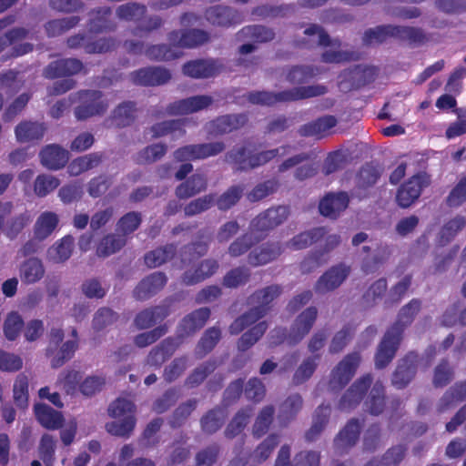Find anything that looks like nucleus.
<instances>
[{
	"label": "nucleus",
	"mask_w": 466,
	"mask_h": 466,
	"mask_svg": "<svg viewBox=\"0 0 466 466\" xmlns=\"http://www.w3.org/2000/svg\"><path fill=\"white\" fill-rule=\"evenodd\" d=\"M420 307V301L413 299L400 309L398 320L391 329L387 331L379 346L375 356L377 368H384L393 359L400 341L403 328L413 320V318L419 312Z\"/></svg>",
	"instance_id": "nucleus-1"
},
{
	"label": "nucleus",
	"mask_w": 466,
	"mask_h": 466,
	"mask_svg": "<svg viewBox=\"0 0 466 466\" xmlns=\"http://www.w3.org/2000/svg\"><path fill=\"white\" fill-rule=\"evenodd\" d=\"M136 407L134 403L126 398H118L108 407V414L115 420L106 424L108 433L128 437L136 426Z\"/></svg>",
	"instance_id": "nucleus-2"
},
{
	"label": "nucleus",
	"mask_w": 466,
	"mask_h": 466,
	"mask_svg": "<svg viewBox=\"0 0 466 466\" xmlns=\"http://www.w3.org/2000/svg\"><path fill=\"white\" fill-rule=\"evenodd\" d=\"M279 294L280 289L278 286H270L253 294L249 302L253 308L230 325V333L238 334L246 327L255 323L267 312V306Z\"/></svg>",
	"instance_id": "nucleus-3"
},
{
	"label": "nucleus",
	"mask_w": 466,
	"mask_h": 466,
	"mask_svg": "<svg viewBox=\"0 0 466 466\" xmlns=\"http://www.w3.org/2000/svg\"><path fill=\"white\" fill-rule=\"evenodd\" d=\"M326 93L324 86L316 85L305 87H295L289 91H283L278 94L269 92H255L248 96V99L253 104L273 105L278 102L294 101L308 97L320 96Z\"/></svg>",
	"instance_id": "nucleus-4"
},
{
	"label": "nucleus",
	"mask_w": 466,
	"mask_h": 466,
	"mask_svg": "<svg viewBox=\"0 0 466 466\" xmlns=\"http://www.w3.org/2000/svg\"><path fill=\"white\" fill-rule=\"evenodd\" d=\"M289 153V147H280L276 149L267 150L253 154L249 148H235L228 154L227 159L234 163L239 169H248L259 167L269 160L283 157Z\"/></svg>",
	"instance_id": "nucleus-5"
},
{
	"label": "nucleus",
	"mask_w": 466,
	"mask_h": 466,
	"mask_svg": "<svg viewBox=\"0 0 466 466\" xmlns=\"http://www.w3.org/2000/svg\"><path fill=\"white\" fill-rule=\"evenodd\" d=\"M72 339L63 342L64 332L61 329H52L50 330L49 344L46 354L50 358L53 368L61 367L66 361L69 360L78 348L77 333L76 329L72 330Z\"/></svg>",
	"instance_id": "nucleus-6"
},
{
	"label": "nucleus",
	"mask_w": 466,
	"mask_h": 466,
	"mask_svg": "<svg viewBox=\"0 0 466 466\" xmlns=\"http://www.w3.org/2000/svg\"><path fill=\"white\" fill-rule=\"evenodd\" d=\"M317 309L309 307L302 311L295 319L289 336H285L284 331L281 329H275L271 333V338H278L276 340H272V344H278L283 340H287L289 344H295L300 341L312 328L316 318Z\"/></svg>",
	"instance_id": "nucleus-7"
},
{
	"label": "nucleus",
	"mask_w": 466,
	"mask_h": 466,
	"mask_svg": "<svg viewBox=\"0 0 466 466\" xmlns=\"http://www.w3.org/2000/svg\"><path fill=\"white\" fill-rule=\"evenodd\" d=\"M387 36H394L410 42H419L423 38V34L418 28L390 25L368 30L364 35V42L367 44L380 43Z\"/></svg>",
	"instance_id": "nucleus-8"
},
{
	"label": "nucleus",
	"mask_w": 466,
	"mask_h": 466,
	"mask_svg": "<svg viewBox=\"0 0 466 466\" xmlns=\"http://www.w3.org/2000/svg\"><path fill=\"white\" fill-rule=\"evenodd\" d=\"M305 34L316 36L318 44L329 46L322 55L323 60L327 63H340L354 60L358 57L355 53L342 50L339 42L330 41L329 35L318 25H313L309 26L305 30Z\"/></svg>",
	"instance_id": "nucleus-9"
},
{
	"label": "nucleus",
	"mask_w": 466,
	"mask_h": 466,
	"mask_svg": "<svg viewBox=\"0 0 466 466\" xmlns=\"http://www.w3.org/2000/svg\"><path fill=\"white\" fill-rule=\"evenodd\" d=\"M360 357L358 353L344 357L332 370L329 386L332 390L343 388L353 377L360 364Z\"/></svg>",
	"instance_id": "nucleus-10"
},
{
	"label": "nucleus",
	"mask_w": 466,
	"mask_h": 466,
	"mask_svg": "<svg viewBox=\"0 0 466 466\" xmlns=\"http://www.w3.org/2000/svg\"><path fill=\"white\" fill-rule=\"evenodd\" d=\"M80 105L76 108L75 114L78 119L102 114L108 106L107 102L102 99L98 91H83L78 93Z\"/></svg>",
	"instance_id": "nucleus-11"
},
{
	"label": "nucleus",
	"mask_w": 466,
	"mask_h": 466,
	"mask_svg": "<svg viewBox=\"0 0 466 466\" xmlns=\"http://www.w3.org/2000/svg\"><path fill=\"white\" fill-rule=\"evenodd\" d=\"M428 185L425 175L418 174L411 177L398 190L396 200L400 207H410L420 196L421 190Z\"/></svg>",
	"instance_id": "nucleus-12"
},
{
	"label": "nucleus",
	"mask_w": 466,
	"mask_h": 466,
	"mask_svg": "<svg viewBox=\"0 0 466 466\" xmlns=\"http://www.w3.org/2000/svg\"><path fill=\"white\" fill-rule=\"evenodd\" d=\"M220 142L186 146L175 152V158L178 161L195 160L218 155L224 149Z\"/></svg>",
	"instance_id": "nucleus-13"
},
{
	"label": "nucleus",
	"mask_w": 466,
	"mask_h": 466,
	"mask_svg": "<svg viewBox=\"0 0 466 466\" xmlns=\"http://www.w3.org/2000/svg\"><path fill=\"white\" fill-rule=\"evenodd\" d=\"M350 272V268L340 263L331 267L317 281L315 290L319 293H326L339 288L347 279Z\"/></svg>",
	"instance_id": "nucleus-14"
},
{
	"label": "nucleus",
	"mask_w": 466,
	"mask_h": 466,
	"mask_svg": "<svg viewBox=\"0 0 466 466\" xmlns=\"http://www.w3.org/2000/svg\"><path fill=\"white\" fill-rule=\"evenodd\" d=\"M288 216L289 210L283 206L268 209L252 221L250 234H256L258 232L271 229L285 221L288 218Z\"/></svg>",
	"instance_id": "nucleus-15"
},
{
	"label": "nucleus",
	"mask_w": 466,
	"mask_h": 466,
	"mask_svg": "<svg viewBox=\"0 0 466 466\" xmlns=\"http://www.w3.org/2000/svg\"><path fill=\"white\" fill-rule=\"evenodd\" d=\"M245 115H227L218 117L206 126L208 134L213 136L232 132L245 125Z\"/></svg>",
	"instance_id": "nucleus-16"
},
{
	"label": "nucleus",
	"mask_w": 466,
	"mask_h": 466,
	"mask_svg": "<svg viewBox=\"0 0 466 466\" xmlns=\"http://www.w3.org/2000/svg\"><path fill=\"white\" fill-rule=\"evenodd\" d=\"M127 49L134 54L145 53L149 59L170 60L180 56L177 50L167 48L165 45L153 46L145 49L144 45L140 43L127 42Z\"/></svg>",
	"instance_id": "nucleus-17"
},
{
	"label": "nucleus",
	"mask_w": 466,
	"mask_h": 466,
	"mask_svg": "<svg viewBox=\"0 0 466 466\" xmlns=\"http://www.w3.org/2000/svg\"><path fill=\"white\" fill-rule=\"evenodd\" d=\"M41 164L48 169L57 170L62 168L68 161V152L58 145L45 147L40 154Z\"/></svg>",
	"instance_id": "nucleus-18"
},
{
	"label": "nucleus",
	"mask_w": 466,
	"mask_h": 466,
	"mask_svg": "<svg viewBox=\"0 0 466 466\" xmlns=\"http://www.w3.org/2000/svg\"><path fill=\"white\" fill-rule=\"evenodd\" d=\"M46 131L44 123L37 121H22L15 128V138L19 143H29L43 138Z\"/></svg>",
	"instance_id": "nucleus-19"
},
{
	"label": "nucleus",
	"mask_w": 466,
	"mask_h": 466,
	"mask_svg": "<svg viewBox=\"0 0 466 466\" xmlns=\"http://www.w3.org/2000/svg\"><path fill=\"white\" fill-rule=\"evenodd\" d=\"M170 78V73L162 67H147L132 74L134 83L144 86L162 85Z\"/></svg>",
	"instance_id": "nucleus-20"
},
{
	"label": "nucleus",
	"mask_w": 466,
	"mask_h": 466,
	"mask_svg": "<svg viewBox=\"0 0 466 466\" xmlns=\"http://www.w3.org/2000/svg\"><path fill=\"white\" fill-rule=\"evenodd\" d=\"M209 315V309L202 308L185 317L177 328L178 337L188 336L201 329L207 322Z\"/></svg>",
	"instance_id": "nucleus-21"
},
{
	"label": "nucleus",
	"mask_w": 466,
	"mask_h": 466,
	"mask_svg": "<svg viewBox=\"0 0 466 466\" xmlns=\"http://www.w3.org/2000/svg\"><path fill=\"white\" fill-rule=\"evenodd\" d=\"M208 35L202 30H190L187 32H172L169 35L170 44L177 47H196L206 43Z\"/></svg>",
	"instance_id": "nucleus-22"
},
{
	"label": "nucleus",
	"mask_w": 466,
	"mask_h": 466,
	"mask_svg": "<svg viewBox=\"0 0 466 466\" xmlns=\"http://www.w3.org/2000/svg\"><path fill=\"white\" fill-rule=\"evenodd\" d=\"M349 204L346 193L329 194L319 203V212L331 218H337Z\"/></svg>",
	"instance_id": "nucleus-23"
},
{
	"label": "nucleus",
	"mask_w": 466,
	"mask_h": 466,
	"mask_svg": "<svg viewBox=\"0 0 466 466\" xmlns=\"http://www.w3.org/2000/svg\"><path fill=\"white\" fill-rule=\"evenodd\" d=\"M212 103L208 96H197L174 103L169 107L173 115H185L197 112L208 107Z\"/></svg>",
	"instance_id": "nucleus-24"
},
{
	"label": "nucleus",
	"mask_w": 466,
	"mask_h": 466,
	"mask_svg": "<svg viewBox=\"0 0 466 466\" xmlns=\"http://www.w3.org/2000/svg\"><path fill=\"white\" fill-rule=\"evenodd\" d=\"M59 218L52 211H45L39 215L34 225V236L38 241L47 238L57 228Z\"/></svg>",
	"instance_id": "nucleus-25"
},
{
	"label": "nucleus",
	"mask_w": 466,
	"mask_h": 466,
	"mask_svg": "<svg viewBox=\"0 0 466 466\" xmlns=\"http://www.w3.org/2000/svg\"><path fill=\"white\" fill-rule=\"evenodd\" d=\"M360 425L357 420H350L335 439V450L342 454L352 447L358 441Z\"/></svg>",
	"instance_id": "nucleus-26"
},
{
	"label": "nucleus",
	"mask_w": 466,
	"mask_h": 466,
	"mask_svg": "<svg viewBox=\"0 0 466 466\" xmlns=\"http://www.w3.org/2000/svg\"><path fill=\"white\" fill-rule=\"evenodd\" d=\"M167 278L161 272H155L145 278L136 288L134 293L138 299H146L160 290L166 284Z\"/></svg>",
	"instance_id": "nucleus-27"
},
{
	"label": "nucleus",
	"mask_w": 466,
	"mask_h": 466,
	"mask_svg": "<svg viewBox=\"0 0 466 466\" xmlns=\"http://www.w3.org/2000/svg\"><path fill=\"white\" fill-rule=\"evenodd\" d=\"M83 68L82 63L77 59H61L51 63L44 72L47 78L70 76L80 72Z\"/></svg>",
	"instance_id": "nucleus-28"
},
{
	"label": "nucleus",
	"mask_w": 466,
	"mask_h": 466,
	"mask_svg": "<svg viewBox=\"0 0 466 466\" xmlns=\"http://www.w3.org/2000/svg\"><path fill=\"white\" fill-rule=\"evenodd\" d=\"M70 47H83L86 53H103L115 47L116 43L112 39L101 38L95 43L90 38L83 35H76L68 39Z\"/></svg>",
	"instance_id": "nucleus-29"
},
{
	"label": "nucleus",
	"mask_w": 466,
	"mask_h": 466,
	"mask_svg": "<svg viewBox=\"0 0 466 466\" xmlns=\"http://www.w3.org/2000/svg\"><path fill=\"white\" fill-rule=\"evenodd\" d=\"M74 244L73 237L65 236L47 249L46 258L53 263L66 261L72 255Z\"/></svg>",
	"instance_id": "nucleus-30"
},
{
	"label": "nucleus",
	"mask_w": 466,
	"mask_h": 466,
	"mask_svg": "<svg viewBox=\"0 0 466 466\" xmlns=\"http://www.w3.org/2000/svg\"><path fill=\"white\" fill-rule=\"evenodd\" d=\"M371 383L370 375H366L357 380L344 394L340 401L342 410H349L355 407L362 399L364 391Z\"/></svg>",
	"instance_id": "nucleus-31"
},
{
	"label": "nucleus",
	"mask_w": 466,
	"mask_h": 466,
	"mask_svg": "<svg viewBox=\"0 0 466 466\" xmlns=\"http://www.w3.org/2000/svg\"><path fill=\"white\" fill-rule=\"evenodd\" d=\"M416 355L410 353L400 360L393 374L392 383L397 388L405 387L415 374Z\"/></svg>",
	"instance_id": "nucleus-32"
},
{
	"label": "nucleus",
	"mask_w": 466,
	"mask_h": 466,
	"mask_svg": "<svg viewBox=\"0 0 466 466\" xmlns=\"http://www.w3.org/2000/svg\"><path fill=\"white\" fill-rule=\"evenodd\" d=\"M207 19L213 25H229L241 21L240 15L231 8L225 6L210 7L207 13Z\"/></svg>",
	"instance_id": "nucleus-33"
},
{
	"label": "nucleus",
	"mask_w": 466,
	"mask_h": 466,
	"mask_svg": "<svg viewBox=\"0 0 466 466\" xmlns=\"http://www.w3.org/2000/svg\"><path fill=\"white\" fill-rule=\"evenodd\" d=\"M282 250L279 243L261 246L255 248L248 255V262L253 266L267 264L276 259L281 254Z\"/></svg>",
	"instance_id": "nucleus-34"
},
{
	"label": "nucleus",
	"mask_w": 466,
	"mask_h": 466,
	"mask_svg": "<svg viewBox=\"0 0 466 466\" xmlns=\"http://www.w3.org/2000/svg\"><path fill=\"white\" fill-rule=\"evenodd\" d=\"M35 412L38 421L46 429L56 430L62 426L63 416L46 404H36Z\"/></svg>",
	"instance_id": "nucleus-35"
},
{
	"label": "nucleus",
	"mask_w": 466,
	"mask_h": 466,
	"mask_svg": "<svg viewBox=\"0 0 466 466\" xmlns=\"http://www.w3.org/2000/svg\"><path fill=\"white\" fill-rule=\"evenodd\" d=\"M184 74L196 78L210 77L217 74L218 68L214 61L197 60L186 64L183 67Z\"/></svg>",
	"instance_id": "nucleus-36"
},
{
	"label": "nucleus",
	"mask_w": 466,
	"mask_h": 466,
	"mask_svg": "<svg viewBox=\"0 0 466 466\" xmlns=\"http://www.w3.org/2000/svg\"><path fill=\"white\" fill-rule=\"evenodd\" d=\"M466 400V382L456 384L451 388L443 397L440 400L438 404V411L445 412L454 408L460 401Z\"/></svg>",
	"instance_id": "nucleus-37"
},
{
	"label": "nucleus",
	"mask_w": 466,
	"mask_h": 466,
	"mask_svg": "<svg viewBox=\"0 0 466 466\" xmlns=\"http://www.w3.org/2000/svg\"><path fill=\"white\" fill-rule=\"evenodd\" d=\"M45 274V268L36 258H31L25 260L20 268V278L22 281L27 284L35 283L40 280Z\"/></svg>",
	"instance_id": "nucleus-38"
},
{
	"label": "nucleus",
	"mask_w": 466,
	"mask_h": 466,
	"mask_svg": "<svg viewBox=\"0 0 466 466\" xmlns=\"http://www.w3.org/2000/svg\"><path fill=\"white\" fill-rule=\"evenodd\" d=\"M206 186L207 180L204 176L195 174L177 187L176 194L179 198H188L203 191Z\"/></svg>",
	"instance_id": "nucleus-39"
},
{
	"label": "nucleus",
	"mask_w": 466,
	"mask_h": 466,
	"mask_svg": "<svg viewBox=\"0 0 466 466\" xmlns=\"http://www.w3.org/2000/svg\"><path fill=\"white\" fill-rule=\"evenodd\" d=\"M185 130L182 128V123L178 120L166 121L153 126L147 133L146 137L150 139L157 138L171 134L173 137L183 136Z\"/></svg>",
	"instance_id": "nucleus-40"
},
{
	"label": "nucleus",
	"mask_w": 466,
	"mask_h": 466,
	"mask_svg": "<svg viewBox=\"0 0 466 466\" xmlns=\"http://www.w3.org/2000/svg\"><path fill=\"white\" fill-rule=\"evenodd\" d=\"M102 157L98 153L87 154L74 159L68 166V172L71 176H78L83 172L97 167Z\"/></svg>",
	"instance_id": "nucleus-41"
},
{
	"label": "nucleus",
	"mask_w": 466,
	"mask_h": 466,
	"mask_svg": "<svg viewBox=\"0 0 466 466\" xmlns=\"http://www.w3.org/2000/svg\"><path fill=\"white\" fill-rule=\"evenodd\" d=\"M326 234L324 228H317L294 237L287 246L293 250H299L322 238Z\"/></svg>",
	"instance_id": "nucleus-42"
},
{
	"label": "nucleus",
	"mask_w": 466,
	"mask_h": 466,
	"mask_svg": "<svg viewBox=\"0 0 466 466\" xmlns=\"http://www.w3.org/2000/svg\"><path fill=\"white\" fill-rule=\"evenodd\" d=\"M302 407V399L299 395L289 396L280 406L278 419L282 424L290 421Z\"/></svg>",
	"instance_id": "nucleus-43"
},
{
	"label": "nucleus",
	"mask_w": 466,
	"mask_h": 466,
	"mask_svg": "<svg viewBox=\"0 0 466 466\" xmlns=\"http://www.w3.org/2000/svg\"><path fill=\"white\" fill-rule=\"evenodd\" d=\"M167 315V311L162 307L146 309L136 317L135 324L138 329H148L157 321L163 319Z\"/></svg>",
	"instance_id": "nucleus-44"
},
{
	"label": "nucleus",
	"mask_w": 466,
	"mask_h": 466,
	"mask_svg": "<svg viewBox=\"0 0 466 466\" xmlns=\"http://www.w3.org/2000/svg\"><path fill=\"white\" fill-rule=\"evenodd\" d=\"M465 225L466 218L462 216H456L446 222L439 233L440 242L445 244L452 240Z\"/></svg>",
	"instance_id": "nucleus-45"
},
{
	"label": "nucleus",
	"mask_w": 466,
	"mask_h": 466,
	"mask_svg": "<svg viewBox=\"0 0 466 466\" xmlns=\"http://www.w3.org/2000/svg\"><path fill=\"white\" fill-rule=\"evenodd\" d=\"M178 343H175L172 339L163 341L160 347L151 350L147 363L151 366L161 365L173 353Z\"/></svg>",
	"instance_id": "nucleus-46"
},
{
	"label": "nucleus",
	"mask_w": 466,
	"mask_h": 466,
	"mask_svg": "<svg viewBox=\"0 0 466 466\" xmlns=\"http://www.w3.org/2000/svg\"><path fill=\"white\" fill-rule=\"evenodd\" d=\"M136 109L133 103H123L114 110L111 125L118 127H126L133 121Z\"/></svg>",
	"instance_id": "nucleus-47"
},
{
	"label": "nucleus",
	"mask_w": 466,
	"mask_h": 466,
	"mask_svg": "<svg viewBox=\"0 0 466 466\" xmlns=\"http://www.w3.org/2000/svg\"><path fill=\"white\" fill-rule=\"evenodd\" d=\"M125 244L126 238L123 236L108 235L98 244L96 253L99 257H107L118 251Z\"/></svg>",
	"instance_id": "nucleus-48"
},
{
	"label": "nucleus",
	"mask_w": 466,
	"mask_h": 466,
	"mask_svg": "<svg viewBox=\"0 0 466 466\" xmlns=\"http://www.w3.org/2000/svg\"><path fill=\"white\" fill-rule=\"evenodd\" d=\"M218 268V264L217 263V261L205 260L200 264L199 268L195 271L194 274H190V272H186L184 276V282L187 284H194L199 282L214 274Z\"/></svg>",
	"instance_id": "nucleus-49"
},
{
	"label": "nucleus",
	"mask_w": 466,
	"mask_h": 466,
	"mask_svg": "<svg viewBox=\"0 0 466 466\" xmlns=\"http://www.w3.org/2000/svg\"><path fill=\"white\" fill-rule=\"evenodd\" d=\"M60 184L57 177L52 175H39L34 183V191L36 196L43 198L54 191Z\"/></svg>",
	"instance_id": "nucleus-50"
},
{
	"label": "nucleus",
	"mask_w": 466,
	"mask_h": 466,
	"mask_svg": "<svg viewBox=\"0 0 466 466\" xmlns=\"http://www.w3.org/2000/svg\"><path fill=\"white\" fill-rule=\"evenodd\" d=\"M365 406L371 414H379L383 410L384 394L382 384L377 382L370 390Z\"/></svg>",
	"instance_id": "nucleus-51"
},
{
	"label": "nucleus",
	"mask_w": 466,
	"mask_h": 466,
	"mask_svg": "<svg viewBox=\"0 0 466 466\" xmlns=\"http://www.w3.org/2000/svg\"><path fill=\"white\" fill-rule=\"evenodd\" d=\"M24 326V320L21 315L16 311L10 312L4 322L5 336L9 340L15 339L21 332Z\"/></svg>",
	"instance_id": "nucleus-52"
},
{
	"label": "nucleus",
	"mask_w": 466,
	"mask_h": 466,
	"mask_svg": "<svg viewBox=\"0 0 466 466\" xmlns=\"http://www.w3.org/2000/svg\"><path fill=\"white\" fill-rule=\"evenodd\" d=\"M330 414V409L329 406H319L315 412L313 424L307 433V439L313 441L317 435L323 430L328 418Z\"/></svg>",
	"instance_id": "nucleus-53"
},
{
	"label": "nucleus",
	"mask_w": 466,
	"mask_h": 466,
	"mask_svg": "<svg viewBox=\"0 0 466 466\" xmlns=\"http://www.w3.org/2000/svg\"><path fill=\"white\" fill-rule=\"evenodd\" d=\"M319 357H309L306 359L297 369L293 376V382L297 385L308 380L318 366Z\"/></svg>",
	"instance_id": "nucleus-54"
},
{
	"label": "nucleus",
	"mask_w": 466,
	"mask_h": 466,
	"mask_svg": "<svg viewBox=\"0 0 466 466\" xmlns=\"http://www.w3.org/2000/svg\"><path fill=\"white\" fill-rule=\"evenodd\" d=\"M134 455V447L130 444L124 445L118 456L120 466H155L153 461L146 458H137L128 461Z\"/></svg>",
	"instance_id": "nucleus-55"
},
{
	"label": "nucleus",
	"mask_w": 466,
	"mask_h": 466,
	"mask_svg": "<svg viewBox=\"0 0 466 466\" xmlns=\"http://www.w3.org/2000/svg\"><path fill=\"white\" fill-rule=\"evenodd\" d=\"M267 325L265 322H259L254 326L250 330L244 333L240 338L238 347L239 350L245 351L253 344H255L258 339L265 333Z\"/></svg>",
	"instance_id": "nucleus-56"
},
{
	"label": "nucleus",
	"mask_w": 466,
	"mask_h": 466,
	"mask_svg": "<svg viewBox=\"0 0 466 466\" xmlns=\"http://www.w3.org/2000/svg\"><path fill=\"white\" fill-rule=\"evenodd\" d=\"M56 440L49 434L41 438L39 444V457L46 466H52L55 460Z\"/></svg>",
	"instance_id": "nucleus-57"
},
{
	"label": "nucleus",
	"mask_w": 466,
	"mask_h": 466,
	"mask_svg": "<svg viewBox=\"0 0 466 466\" xmlns=\"http://www.w3.org/2000/svg\"><path fill=\"white\" fill-rule=\"evenodd\" d=\"M279 437L276 434L269 435L264 441H262L255 450L253 453V460L256 462H262L266 461L271 454L274 448L279 444Z\"/></svg>",
	"instance_id": "nucleus-58"
},
{
	"label": "nucleus",
	"mask_w": 466,
	"mask_h": 466,
	"mask_svg": "<svg viewBox=\"0 0 466 466\" xmlns=\"http://www.w3.org/2000/svg\"><path fill=\"white\" fill-rule=\"evenodd\" d=\"M173 254V246L157 248L145 256V262L149 268H156L165 263Z\"/></svg>",
	"instance_id": "nucleus-59"
},
{
	"label": "nucleus",
	"mask_w": 466,
	"mask_h": 466,
	"mask_svg": "<svg viewBox=\"0 0 466 466\" xmlns=\"http://www.w3.org/2000/svg\"><path fill=\"white\" fill-rule=\"evenodd\" d=\"M273 414V406H266L261 410L253 427V433L256 436L259 437L267 432L272 422Z\"/></svg>",
	"instance_id": "nucleus-60"
},
{
	"label": "nucleus",
	"mask_w": 466,
	"mask_h": 466,
	"mask_svg": "<svg viewBox=\"0 0 466 466\" xmlns=\"http://www.w3.org/2000/svg\"><path fill=\"white\" fill-rule=\"evenodd\" d=\"M167 151V147L163 144H154L147 147L137 155V162L140 164L152 163L161 158Z\"/></svg>",
	"instance_id": "nucleus-61"
},
{
	"label": "nucleus",
	"mask_w": 466,
	"mask_h": 466,
	"mask_svg": "<svg viewBox=\"0 0 466 466\" xmlns=\"http://www.w3.org/2000/svg\"><path fill=\"white\" fill-rule=\"evenodd\" d=\"M251 413L252 409L250 408L242 410L238 412L226 430L227 437L233 438L240 433L244 427L247 425Z\"/></svg>",
	"instance_id": "nucleus-62"
},
{
	"label": "nucleus",
	"mask_w": 466,
	"mask_h": 466,
	"mask_svg": "<svg viewBox=\"0 0 466 466\" xmlns=\"http://www.w3.org/2000/svg\"><path fill=\"white\" fill-rule=\"evenodd\" d=\"M320 70L312 66H296L293 67L287 76L290 83H302L309 78L319 75Z\"/></svg>",
	"instance_id": "nucleus-63"
},
{
	"label": "nucleus",
	"mask_w": 466,
	"mask_h": 466,
	"mask_svg": "<svg viewBox=\"0 0 466 466\" xmlns=\"http://www.w3.org/2000/svg\"><path fill=\"white\" fill-rule=\"evenodd\" d=\"M466 201V176L461 177L447 198L450 207H459Z\"/></svg>",
	"instance_id": "nucleus-64"
}]
</instances>
